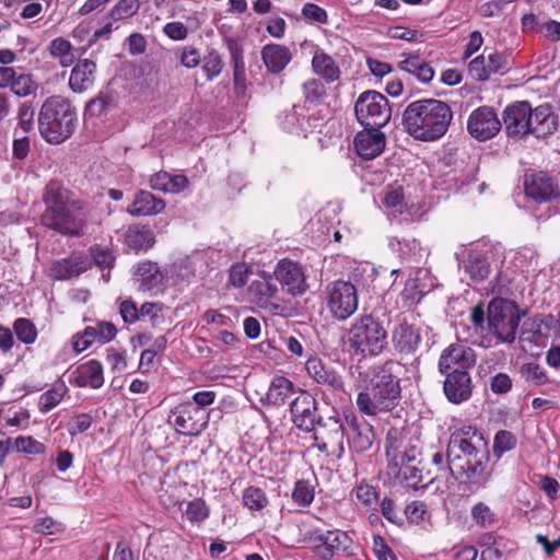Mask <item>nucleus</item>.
<instances>
[{
    "instance_id": "obj_51",
    "label": "nucleus",
    "mask_w": 560,
    "mask_h": 560,
    "mask_svg": "<svg viewBox=\"0 0 560 560\" xmlns=\"http://www.w3.org/2000/svg\"><path fill=\"white\" fill-rule=\"evenodd\" d=\"M223 69V60L215 49H211L203 57L202 70L206 73L207 80L212 81L217 78Z\"/></svg>"
},
{
    "instance_id": "obj_49",
    "label": "nucleus",
    "mask_w": 560,
    "mask_h": 560,
    "mask_svg": "<svg viewBox=\"0 0 560 560\" xmlns=\"http://www.w3.org/2000/svg\"><path fill=\"white\" fill-rule=\"evenodd\" d=\"M13 450L28 455H40L46 452V446L33 436H18L14 440Z\"/></svg>"
},
{
    "instance_id": "obj_42",
    "label": "nucleus",
    "mask_w": 560,
    "mask_h": 560,
    "mask_svg": "<svg viewBox=\"0 0 560 560\" xmlns=\"http://www.w3.org/2000/svg\"><path fill=\"white\" fill-rule=\"evenodd\" d=\"M71 50V43L63 37H57L49 44V54L54 58H59L62 67H69L73 62V55Z\"/></svg>"
},
{
    "instance_id": "obj_63",
    "label": "nucleus",
    "mask_w": 560,
    "mask_h": 560,
    "mask_svg": "<svg viewBox=\"0 0 560 560\" xmlns=\"http://www.w3.org/2000/svg\"><path fill=\"white\" fill-rule=\"evenodd\" d=\"M119 313L126 324H135L140 319V312L137 303L131 299L124 300L119 304Z\"/></svg>"
},
{
    "instance_id": "obj_1",
    "label": "nucleus",
    "mask_w": 560,
    "mask_h": 560,
    "mask_svg": "<svg viewBox=\"0 0 560 560\" xmlns=\"http://www.w3.org/2000/svg\"><path fill=\"white\" fill-rule=\"evenodd\" d=\"M446 455L450 459L451 476L472 486L485 487L488 480L487 467L490 460L488 443L475 427L454 431L448 440Z\"/></svg>"
},
{
    "instance_id": "obj_10",
    "label": "nucleus",
    "mask_w": 560,
    "mask_h": 560,
    "mask_svg": "<svg viewBox=\"0 0 560 560\" xmlns=\"http://www.w3.org/2000/svg\"><path fill=\"white\" fill-rule=\"evenodd\" d=\"M314 440L317 442V448L323 453L331 454L338 459L346 453L345 436L347 434V424L338 416L320 417L315 425Z\"/></svg>"
},
{
    "instance_id": "obj_18",
    "label": "nucleus",
    "mask_w": 560,
    "mask_h": 560,
    "mask_svg": "<svg viewBox=\"0 0 560 560\" xmlns=\"http://www.w3.org/2000/svg\"><path fill=\"white\" fill-rule=\"evenodd\" d=\"M440 373L444 375L443 392L450 402L459 405L470 399L472 381L468 371L455 370Z\"/></svg>"
},
{
    "instance_id": "obj_61",
    "label": "nucleus",
    "mask_w": 560,
    "mask_h": 560,
    "mask_svg": "<svg viewBox=\"0 0 560 560\" xmlns=\"http://www.w3.org/2000/svg\"><path fill=\"white\" fill-rule=\"evenodd\" d=\"M253 288L257 291L258 300L261 303L268 302L278 293V285L272 282L271 276L265 278L264 281L257 282Z\"/></svg>"
},
{
    "instance_id": "obj_47",
    "label": "nucleus",
    "mask_w": 560,
    "mask_h": 560,
    "mask_svg": "<svg viewBox=\"0 0 560 560\" xmlns=\"http://www.w3.org/2000/svg\"><path fill=\"white\" fill-rule=\"evenodd\" d=\"M517 445L516 436L508 431L500 430L497 432L493 441V454L500 458L504 453L514 450Z\"/></svg>"
},
{
    "instance_id": "obj_3",
    "label": "nucleus",
    "mask_w": 560,
    "mask_h": 560,
    "mask_svg": "<svg viewBox=\"0 0 560 560\" xmlns=\"http://www.w3.org/2000/svg\"><path fill=\"white\" fill-rule=\"evenodd\" d=\"M395 365L394 361L387 360L360 373L364 389L358 394L355 402L362 413L376 417L393 411L399 405L401 387L393 371Z\"/></svg>"
},
{
    "instance_id": "obj_26",
    "label": "nucleus",
    "mask_w": 560,
    "mask_h": 560,
    "mask_svg": "<svg viewBox=\"0 0 560 560\" xmlns=\"http://www.w3.org/2000/svg\"><path fill=\"white\" fill-rule=\"evenodd\" d=\"M74 384L78 387H91L97 389L104 384L103 365L97 360H89L81 363L72 372Z\"/></svg>"
},
{
    "instance_id": "obj_60",
    "label": "nucleus",
    "mask_w": 560,
    "mask_h": 560,
    "mask_svg": "<svg viewBox=\"0 0 560 560\" xmlns=\"http://www.w3.org/2000/svg\"><path fill=\"white\" fill-rule=\"evenodd\" d=\"M486 57L480 55L472 59L468 65V71L472 79L483 82L491 75L489 69H487Z\"/></svg>"
},
{
    "instance_id": "obj_22",
    "label": "nucleus",
    "mask_w": 560,
    "mask_h": 560,
    "mask_svg": "<svg viewBox=\"0 0 560 560\" xmlns=\"http://www.w3.org/2000/svg\"><path fill=\"white\" fill-rule=\"evenodd\" d=\"M422 341L421 329L407 320L399 322L392 331V342L395 350L404 355L417 352Z\"/></svg>"
},
{
    "instance_id": "obj_29",
    "label": "nucleus",
    "mask_w": 560,
    "mask_h": 560,
    "mask_svg": "<svg viewBox=\"0 0 560 560\" xmlns=\"http://www.w3.org/2000/svg\"><path fill=\"white\" fill-rule=\"evenodd\" d=\"M165 208L163 199L155 197L148 190L136 194L133 202L127 208V212L133 217L154 215Z\"/></svg>"
},
{
    "instance_id": "obj_43",
    "label": "nucleus",
    "mask_w": 560,
    "mask_h": 560,
    "mask_svg": "<svg viewBox=\"0 0 560 560\" xmlns=\"http://www.w3.org/2000/svg\"><path fill=\"white\" fill-rule=\"evenodd\" d=\"M13 331L16 338L25 345L34 343L38 335L36 326L24 317L16 318L13 322Z\"/></svg>"
},
{
    "instance_id": "obj_32",
    "label": "nucleus",
    "mask_w": 560,
    "mask_h": 560,
    "mask_svg": "<svg viewBox=\"0 0 560 560\" xmlns=\"http://www.w3.org/2000/svg\"><path fill=\"white\" fill-rule=\"evenodd\" d=\"M406 58L398 62V68L415 75L420 82L429 83L434 77L433 68L418 54H402Z\"/></svg>"
},
{
    "instance_id": "obj_41",
    "label": "nucleus",
    "mask_w": 560,
    "mask_h": 560,
    "mask_svg": "<svg viewBox=\"0 0 560 560\" xmlns=\"http://www.w3.org/2000/svg\"><path fill=\"white\" fill-rule=\"evenodd\" d=\"M520 373L533 386H541L550 382L546 370L536 362L522 364Z\"/></svg>"
},
{
    "instance_id": "obj_14",
    "label": "nucleus",
    "mask_w": 560,
    "mask_h": 560,
    "mask_svg": "<svg viewBox=\"0 0 560 560\" xmlns=\"http://www.w3.org/2000/svg\"><path fill=\"white\" fill-rule=\"evenodd\" d=\"M275 279L293 296H301L308 290L304 267L290 259H281L273 271Z\"/></svg>"
},
{
    "instance_id": "obj_20",
    "label": "nucleus",
    "mask_w": 560,
    "mask_h": 560,
    "mask_svg": "<svg viewBox=\"0 0 560 560\" xmlns=\"http://www.w3.org/2000/svg\"><path fill=\"white\" fill-rule=\"evenodd\" d=\"M317 120V118L307 116L304 106L301 105H293L278 116V122L282 130L303 137L318 126Z\"/></svg>"
},
{
    "instance_id": "obj_59",
    "label": "nucleus",
    "mask_w": 560,
    "mask_h": 560,
    "mask_svg": "<svg viewBox=\"0 0 560 560\" xmlns=\"http://www.w3.org/2000/svg\"><path fill=\"white\" fill-rule=\"evenodd\" d=\"M378 505L381 508L382 515L390 523L401 526L404 524V518L399 515L397 511V506L393 499L389 497H385L378 501Z\"/></svg>"
},
{
    "instance_id": "obj_64",
    "label": "nucleus",
    "mask_w": 560,
    "mask_h": 560,
    "mask_svg": "<svg viewBox=\"0 0 560 560\" xmlns=\"http://www.w3.org/2000/svg\"><path fill=\"white\" fill-rule=\"evenodd\" d=\"M373 551L377 560H397L392 548L380 535L373 537Z\"/></svg>"
},
{
    "instance_id": "obj_21",
    "label": "nucleus",
    "mask_w": 560,
    "mask_h": 560,
    "mask_svg": "<svg viewBox=\"0 0 560 560\" xmlns=\"http://www.w3.org/2000/svg\"><path fill=\"white\" fill-rule=\"evenodd\" d=\"M524 188L526 196L537 202H547L560 195L553 179L544 172L526 174Z\"/></svg>"
},
{
    "instance_id": "obj_6",
    "label": "nucleus",
    "mask_w": 560,
    "mask_h": 560,
    "mask_svg": "<svg viewBox=\"0 0 560 560\" xmlns=\"http://www.w3.org/2000/svg\"><path fill=\"white\" fill-rule=\"evenodd\" d=\"M75 107L61 95L47 97L39 109L37 127L42 138L50 144H60L75 131Z\"/></svg>"
},
{
    "instance_id": "obj_57",
    "label": "nucleus",
    "mask_w": 560,
    "mask_h": 560,
    "mask_svg": "<svg viewBox=\"0 0 560 560\" xmlns=\"http://www.w3.org/2000/svg\"><path fill=\"white\" fill-rule=\"evenodd\" d=\"M93 423V418L89 413H79L72 417L67 422V431L70 436H75L78 434L86 432Z\"/></svg>"
},
{
    "instance_id": "obj_17",
    "label": "nucleus",
    "mask_w": 560,
    "mask_h": 560,
    "mask_svg": "<svg viewBox=\"0 0 560 560\" xmlns=\"http://www.w3.org/2000/svg\"><path fill=\"white\" fill-rule=\"evenodd\" d=\"M532 105L527 101L510 104L503 112V124L510 137H524L530 132Z\"/></svg>"
},
{
    "instance_id": "obj_24",
    "label": "nucleus",
    "mask_w": 560,
    "mask_h": 560,
    "mask_svg": "<svg viewBox=\"0 0 560 560\" xmlns=\"http://www.w3.org/2000/svg\"><path fill=\"white\" fill-rule=\"evenodd\" d=\"M530 132L537 138H545L556 131L558 116L553 113L552 106L548 103L532 108Z\"/></svg>"
},
{
    "instance_id": "obj_39",
    "label": "nucleus",
    "mask_w": 560,
    "mask_h": 560,
    "mask_svg": "<svg viewBox=\"0 0 560 560\" xmlns=\"http://www.w3.org/2000/svg\"><path fill=\"white\" fill-rule=\"evenodd\" d=\"M242 501L243 504L253 512L264 510L269 503L266 492L261 488L254 486L244 489Z\"/></svg>"
},
{
    "instance_id": "obj_44",
    "label": "nucleus",
    "mask_w": 560,
    "mask_h": 560,
    "mask_svg": "<svg viewBox=\"0 0 560 560\" xmlns=\"http://www.w3.org/2000/svg\"><path fill=\"white\" fill-rule=\"evenodd\" d=\"M401 464L417 463L421 465L423 462V443L419 436H411L407 440L405 448L401 453Z\"/></svg>"
},
{
    "instance_id": "obj_8",
    "label": "nucleus",
    "mask_w": 560,
    "mask_h": 560,
    "mask_svg": "<svg viewBox=\"0 0 560 560\" xmlns=\"http://www.w3.org/2000/svg\"><path fill=\"white\" fill-rule=\"evenodd\" d=\"M313 552L320 560L335 557H353L358 546L347 532L341 529L315 530L311 537Z\"/></svg>"
},
{
    "instance_id": "obj_34",
    "label": "nucleus",
    "mask_w": 560,
    "mask_h": 560,
    "mask_svg": "<svg viewBox=\"0 0 560 560\" xmlns=\"http://www.w3.org/2000/svg\"><path fill=\"white\" fill-rule=\"evenodd\" d=\"M526 310L520 308L518 305L514 303V310H511V313L506 316L505 320L498 330L494 331L497 338L502 342H514L520 322L526 316Z\"/></svg>"
},
{
    "instance_id": "obj_36",
    "label": "nucleus",
    "mask_w": 560,
    "mask_h": 560,
    "mask_svg": "<svg viewBox=\"0 0 560 560\" xmlns=\"http://www.w3.org/2000/svg\"><path fill=\"white\" fill-rule=\"evenodd\" d=\"M355 504L361 512L375 511L378 506V493L376 489L365 482H360L353 489Z\"/></svg>"
},
{
    "instance_id": "obj_2",
    "label": "nucleus",
    "mask_w": 560,
    "mask_h": 560,
    "mask_svg": "<svg viewBox=\"0 0 560 560\" xmlns=\"http://www.w3.org/2000/svg\"><path fill=\"white\" fill-rule=\"evenodd\" d=\"M45 210L40 224L62 236L81 237L88 229L86 202L57 180H50L43 194Z\"/></svg>"
},
{
    "instance_id": "obj_33",
    "label": "nucleus",
    "mask_w": 560,
    "mask_h": 560,
    "mask_svg": "<svg viewBox=\"0 0 560 560\" xmlns=\"http://www.w3.org/2000/svg\"><path fill=\"white\" fill-rule=\"evenodd\" d=\"M295 393L294 384L284 376H276L272 378L268 392L266 394V401L272 406H282L288 398Z\"/></svg>"
},
{
    "instance_id": "obj_15",
    "label": "nucleus",
    "mask_w": 560,
    "mask_h": 560,
    "mask_svg": "<svg viewBox=\"0 0 560 560\" xmlns=\"http://www.w3.org/2000/svg\"><path fill=\"white\" fill-rule=\"evenodd\" d=\"M293 424L306 433L315 430L320 416L317 415L316 399L305 390L299 389V395L290 404Z\"/></svg>"
},
{
    "instance_id": "obj_4",
    "label": "nucleus",
    "mask_w": 560,
    "mask_h": 560,
    "mask_svg": "<svg viewBox=\"0 0 560 560\" xmlns=\"http://www.w3.org/2000/svg\"><path fill=\"white\" fill-rule=\"evenodd\" d=\"M453 119L450 105L435 98L411 102L402 113L404 130L416 140L435 141L442 138Z\"/></svg>"
},
{
    "instance_id": "obj_25",
    "label": "nucleus",
    "mask_w": 560,
    "mask_h": 560,
    "mask_svg": "<svg viewBox=\"0 0 560 560\" xmlns=\"http://www.w3.org/2000/svg\"><path fill=\"white\" fill-rule=\"evenodd\" d=\"M137 276L139 277V289L141 291H148L154 294L163 291L166 277L156 262L144 261L139 264Z\"/></svg>"
},
{
    "instance_id": "obj_28",
    "label": "nucleus",
    "mask_w": 560,
    "mask_h": 560,
    "mask_svg": "<svg viewBox=\"0 0 560 560\" xmlns=\"http://www.w3.org/2000/svg\"><path fill=\"white\" fill-rule=\"evenodd\" d=\"M90 267L83 255L73 254L68 258L55 261L51 266V273L57 280H68L73 277H79Z\"/></svg>"
},
{
    "instance_id": "obj_52",
    "label": "nucleus",
    "mask_w": 560,
    "mask_h": 560,
    "mask_svg": "<svg viewBox=\"0 0 560 560\" xmlns=\"http://www.w3.org/2000/svg\"><path fill=\"white\" fill-rule=\"evenodd\" d=\"M66 389L67 388L61 385L59 388L52 387L43 393L38 400L39 411L45 413L54 409L61 401Z\"/></svg>"
},
{
    "instance_id": "obj_31",
    "label": "nucleus",
    "mask_w": 560,
    "mask_h": 560,
    "mask_svg": "<svg viewBox=\"0 0 560 560\" xmlns=\"http://www.w3.org/2000/svg\"><path fill=\"white\" fill-rule=\"evenodd\" d=\"M154 243V234L148 225L132 224L125 232V244L136 252H147Z\"/></svg>"
},
{
    "instance_id": "obj_11",
    "label": "nucleus",
    "mask_w": 560,
    "mask_h": 560,
    "mask_svg": "<svg viewBox=\"0 0 560 560\" xmlns=\"http://www.w3.org/2000/svg\"><path fill=\"white\" fill-rule=\"evenodd\" d=\"M208 412L190 401L176 406L168 415L167 422L177 433L186 436H198L207 428Z\"/></svg>"
},
{
    "instance_id": "obj_53",
    "label": "nucleus",
    "mask_w": 560,
    "mask_h": 560,
    "mask_svg": "<svg viewBox=\"0 0 560 560\" xmlns=\"http://www.w3.org/2000/svg\"><path fill=\"white\" fill-rule=\"evenodd\" d=\"M383 202L387 209L393 211V213H402L405 209L402 188L400 186L387 187Z\"/></svg>"
},
{
    "instance_id": "obj_23",
    "label": "nucleus",
    "mask_w": 560,
    "mask_h": 560,
    "mask_svg": "<svg viewBox=\"0 0 560 560\" xmlns=\"http://www.w3.org/2000/svg\"><path fill=\"white\" fill-rule=\"evenodd\" d=\"M357 153L364 160H373L378 156L385 148V135L377 129L364 127V130L359 131L353 140Z\"/></svg>"
},
{
    "instance_id": "obj_55",
    "label": "nucleus",
    "mask_w": 560,
    "mask_h": 560,
    "mask_svg": "<svg viewBox=\"0 0 560 560\" xmlns=\"http://www.w3.org/2000/svg\"><path fill=\"white\" fill-rule=\"evenodd\" d=\"M35 107L32 102H23L18 109V127L27 133L34 129Z\"/></svg>"
},
{
    "instance_id": "obj_40",
    "label": "nucleus",
    "mask_w": 560,
    "mask_h": 560,
    "mask_svg": "<svg viewBox=\"0 0 560 560\" xmlns=\"http://www.w3.org/2000/svg\"><path fill=\"white\" fill-rule=\"evenodd\" d=\"M291 497L296 505L301 508H308L314 501L315 487L310 480L299 479L294 483Z\"/></svg>"
},
{
    "instance_id": "obj_54",
    "label": "nucleus",
    "mask_w": 560,
    "mask_h": 560,
    "mask_svg": "<svg viewBox=\"0 0 560 560\" xmlns=\"http://www.w3.org/2000/svg\"><path fill=\"white\" fill-rule=\"evenodd\" d=\"M185 515L190 523H201L209 516V508L205 500L198 498L188 502Z\"/></svg>"
},
{
    "instance_id": "obj_7",
    "label": "nucleus",
    "mask_w": 560,
    "mask_h": 560,
    "mask_svg": "<svg viewBox=\"0 0 560 560\" xmlns=\"http://www.w3.org/2000/svg\"><path fill=\"white\" fill-rule=\"evenodd\" d=\"M357 120L363 127L382 129L392 117L389 102L382 93L368 90L362 92L354 105Z\"/></svg>"
},
{
    "instance_id": "obj_56",
    "label": "nucleus",
    "mask_w": 560,
    "mask_h": 560,
    "mask_svg": "<svg viewBox=\"0 0 560 560\" xmlns=\"http://www.w3.org/2000/svg\"><path fill=\"white\" fill-rule=\"evenodd\" d=\"M303 94L307 102L319 103L326 95L324 83L318 79H311L303 83Z\"/></svg>"
},
{
    "instance_id": "obj_30",
    "label": "nucleus",
    "mask_w": 560,
    "mask_h": 560,
    "mask_svg": "<svg viewBox=\"0 0 560 560\" xmlns=\"http://www.w3.org/2000/svg\"><path fill=\"white\" fill-rule=\"evenodd\" d=\"M96 63L90 59L80 60L71 70L69 86L75 93L90 89L94 82Z\"/></svg>"
},
{
    "instance_id": "obj_50",
    "label": "nucleus",
    "mask_w": 560,
    "mask_h": 560,
    "mask_svg": "<svg viewBox=\"0 0 560 560\" xmlns=\"http://www.w3.org/2000/svg\"><path fill=\"white\" fill-rule=\"evenodd\" d=\"M38 84L34 81L32 74H16L11 86L12 93L19 97H26L36 92Z\"/></svg>"
},
{
    "instance_id": "obj_58",
    "label": "nucleus",
    "mask_w": 560,
    "mask_h": 560,
    "mask_svg": "<svg viewBox=\"0 0 560 560\" xmlns=\"http://www.w3.org/2000/svg\"><path fill=\"white\" fill-rule=\"evenodd\" d=\"M91 257L96 266L109 269L114 265V256L107 247L94 245L90 248Z\"/></svg>"
},
{
    "instance_id": "obj_45",
    "label": "nucleus",
    "mask_w": 560,
    "mask_h": 560,
    "mask_svg": "<svg viewBox=\"0 0 560 560\" xmlns=\"http://www.w3.org/2000/svg\"><path fill=\"white\" fill-rule=\"evenodd\" d=\"M140 8L139 0H119L107 13V19L114 22L135 15Z\"/></svg>"
},
{
    "instance_id": "obj_16",
    "label": "nucleus",
    "mask_w": 560,
    "mask_h": 560,
    "mask_svg": "<svg viewBox=\"0 0 560 560\" xmlns=\"http://www.w3.org/2000/svg\"><path fill=\"white\" fill-rule=\"evenodd\" d=\"M501 121L493 108L481 106L475 109L467 121V129L471 137L486 141L494 137L501 129Z\"/></svg>"
},
{
    "instance_id": "obj_62",
    "label": "nucleus",
    "mask_w": 560,
    "mask_h": 560,
    "mask_svg": "<svg viewBox=\"0 0 560 560\" xmlns=\"http://www.w3.org/2000/svg\"><path fill=\"white\" fill-rule=\"evenodd\" d=\"M302 15L311 21L319 24H326L328 22L327 12L319 5L307 2L302 8Z\"/></svg>"
},
{
    "instance_id": "obj_27",
    "label": "nucleus",
    "mask_w": 560,
    "mask_h": 560,
    "mask_svg": "<svg viewBox=\"0 0 560 560\" xmlns=\"http://www.w3.org/2000/svg\"><path fill=\"white\" fill-rule=\"evenodd\" d=\"M261 59L268 72L278 74L282 72L292 60L290 49L280 44H267L261 49Z\"/></svg>"
},
{
    "instance_id": "obj_9",
    "label": "nucleus",
    "mask_w": 560,
    "mask_h": 560,
    "mask_svg": "<svg viewBox=\"0 0 560 560\" xmlns=\"http://www.w3.org/2000/svg\"><path fill=\"white\" fill-rule=\"evenodd\" d=\"M327 307L337 320H346L358 310V289L350 281L336 280L325 288Z\"/></svg>"
},
{
    "instance_id": "obj_37",
    "label": "nucleus",
    "mask_w": 560,
    "mask_h": 560,
    "mask_svg": "<svg viewBox=\"0 0 560 560\" xmlns=\"http://www.w3.org/2000/svg\"><path fill=\"white\" fill-rule=\"evenodd\" d=\"M514 310V302L508 300H493L488 305V324L494 334L502 325L506 316Z\"/></svg>"
},
{
    "instance_id": "obj_5",
    "label": "nucleus",
    "mask_w": 560,
    "mask_h": 560,
    "mask_svg": "<svg viewBox=\"0 0 560 560\" xmlns=\"http://www.w3.org/2000/svg\"><path fill=\"white\" fill-rule=\"evenodd\" d=\"M385 313L372 312L360 315L349 329V348L360 359L382 354L388 346V325Z\"/></svg>"
},
{
    "instance_id": "obj_38",
    "label": "nucleus",
    "mask_w": 560,
    "mask_h": 560,
    "mask_svg": "<svg viewBox=\"0 0 560 560\" xmlns=\"http://www.w3.org/2000/svg\"><path fill=\"white\" fill-rule=\"evenodd\" d=\"M116 106V100L113 93H100V95L91 100L85 106V115L90 117H101L107 114Z\"/></svg>"
},
{
    "instance_id": "obj_48",
    "label": "nucleus",
    "mask_w": 560,
    "mask_h": 560,
    "mask_svg": "<svg viewBox=\"0 0 560 560\" xmlns=\"http://www.w3.org/2000/svg\"><path fill=\"white\" fill-rule=\"evenodd\" d=\"M470 514L475 523L482 528L492 527L497 522L494 512L483 502L475 504L471 508Z\"/></svg>"
},
{
    "instance_id": "obj_13",
    "label": "nucleus",
    "mask_w": 560,
    "mask_h": 560,
    "mask_svg": "<svg viewBox=\"0 0 560 560\" xmlns=\"http://www.w3.org/2000/svg\"><path fill=\"white\" fill-rule=\"evenodd\" d=\"M343 419L347 424L348 445L350 451L363 454L371 450L375 432L372 424L363 419H359L353 411L346 410Z\"/></svg>"
},
{
    "instance_id": "obj_46",
    "label": "nucleus",
    "mask_w": 560,
    "mask_h": 560,
    "mask_svg": "<svg viewBox=\"0 0 560 560\" xmlns=\"http://www.w3.org/2000/svg\"><path fill=\"white\" fill-rule=\"evenodd\" d=\"M423 468L424 467H419V465L401 464L399 474L407 487L413 490L428 488V483L421 485Z\"/></svg>"
},
{
    "instance_id": "obj_35",
    "label": "nucleus",
    "mask_w": 560,
    "mask_h": 560,
    "mask_svg": "<svg viewBox=\"0 0 560 560\" xmlns=\"http://www.w3.org/2000/svg\"><path fill=\"white\" fill-rule=\"evenodd\" d=\"M314 72L327 82H334L339 79L340 70L334 59L324 51H316L312 59Z\"/></svg>"
},
{
    "instance_id": "obj_19",
    "label": "nucleus",
    "mask_w": 560,
    "mask_h": 560,
    "mask_svg": "<svg viewBox=\"0 0 560 560\" xmlns=\"http://www.w3.org/2000/svg\"><path fill=\"white\" fill-rule=\"evenodd\" d=\"M476 364L475 351L462 343L446 347L439 359V372L468 371Z\"/></svg>"
},
{
    "instance_id": "obj_12",
    "label": "nucleus",
    "mask_w": 560,
    "mask_h": 560,
    "mask_svg": "<svg viewBox=\"0 0 560 560\" xmlns=\"http://www.w3.org/2000/svg\"><path fill=\"white\" fill-rule=\"evenodd\" d=\"M492 250L489 246L477 244L465 249L459 260V268L476 283L482 282L490 275Z\"/></svg>"
}]
</instances>
